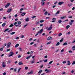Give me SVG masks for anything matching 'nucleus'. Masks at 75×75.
<instances>
[{
    "mask_svg": "<svg viewBox=\"0 0 75 75\" xmlns=\"http://www.w3.org/2000/svg\"><path fill=\"white\" fill-rule=\"evenodd\" d=\"M43 31H44V29L42 28L41 30H40V31H38V33H39L41 34V33L43 32Z\"/></svg>",
    "mask_w": 75,
    "mask_h": 75,
    "instance_id": "1",
    "label": "nucleus"
},
{
    "mask_svg": "<svg viewBox=\"0 0 75 75\" xmlns=\"http://www.w3.org/2000/svg\"><path fill=\"white\" fill-rule=\"evenodd\" d=\"M11 54L9 55L8 57H11V56H13L14 54V53L12 51L10 53Z\"/></svg>",
    "mask_w": 75,
    "mask_h": 75,
    "instance_id": "2",
    "label": "nucleus"
},
{
    "mask_svg": "<svg viewBox=\"0 0 75 75\" xmlns=\"http://www.w3.org/2000/svg\"><path fill=\"white\" fill-rule=\"evenodd\" d=\"M5 67H6V62H4L2 63V67L3 68H5Z\"/></svg>",
    "mask_w": 75,
    "mask_h": 75,
    "instance_id": "3",
    "label": "nucleus"
},
{
    "mask_svg": "<svg viewBox=\"0 0 75 75\" xmlns=\"http://www.w3.org/2000/svg\"><path fill=\"white\" fill-rule=\"evenodd\" d=\"M33 74V71L31 70L30 72L28 73V75H32Z\"/></svg>",
    "mask_w": 75,
    "mask_h": 75,
    "instance_id": "4",
    "label": "nucleus"
},
{
    "mask_svg": "<svg viewBox=\"0 0 75 75\" xmlns=\"http://www.w3.org/2000/svg\"><path fill=\"white\" fill-rule=\"evenodd\" d=\"M10 4L9 3H8L5 6L6 8H7V7H9V6H10Z\"/></svg>",
    "mask_w": 75,
    "mask_h": 75,
    "instance_id": "5",
    "label": "nucleus"
},
{
    "mask_svg": "<svg viewBox=\"0 0 75 75\" xmlns=\"http://www.w3.org/2000/svg\"><path fill=\"white\" fill-rule=\"evenodd\" d=\"M26 14V13H25L23 12L21 14V16H25V15Z\"/></svg>",
    "mask_w": 75,
    "mask_h": 75,
    "instance_id": "6",
    "label": "nucleus"
},
{
    "mask_svg": "<svg viewBox=\"0 0 75 75\" xmlns=\"http://www.w3.org/2000/svg\"><path fill=\"white\" fill-rule=\"evenodd\" d=\"M52 38L51 37H49L47 38L48 41H49L50 40H52Z\"/></svg>",
    "mask_w": 75,
    "mask_h": 75,
    "instance_id": "7",
    "label": "nucleus"
},
{
    "mask_svg": "<svg viewBox=\"0 0 75 75\" xmlns=\"http://www.w3.org/2000/svg\"><path fill=\"white\" fill-rule=\"evenodd\" d=\"M45 72H46V73H48V72H49L51 71V70H48V69H46L45 70Z\"/></svg>",
    "mask_w": 75,
    "mask_h": 75,
    "instance_id": "8",
    "label": "nucleus"
},
{
    "mask_svg": "<svg viewBox=\"0 0 75 75\" xmlns=\"http://www.w3.org/2000/svg\"><path fill=\"white\" fill-rule=\"evenodd\" d=\"M11 45V43L10 42H9L7 45V46H8L7 47H10V45Z\"/></svg>",
    "mask_w": 75,
    "mask_h": 75,
    "instance_id": "9",
    "label": "nucleus"
},
{
    "mask_svg": "<svg viewBox=\"0 0 75 75\" xmlns=\"http://www.w3.org/2000/svg\"><path fill=\"white\" fill-rule=\"evenodd\" d=\"M18 64L19 65H23V63L22 62H19Z\"/></svg>",
    "mask_w": 75,
    "mask_h": 75,
    "instance_id": "10",
    "label": "nucleus"
},
{
    "mask_svg": "<svg viewBox=\"0 0 75 75\" xmlns=\"http://www.w3.org/2000/svg\"><path fill=\"white\" fill-rule=\"evenodd\" d=\"M25 20V21H29L30 19H29V18H26Z\"/></svg>",
    "mask_w": 75,
    "mask_h": 75,
    "instance_id": "11",
    "label": "nucleus"
},
{
    "mask_svg": "<svg viewBox=\"0 0 75 75\" xmlns=\"http://www.w3.org/2000/svg\"><path fill=\"white\" fill-rule=\"evenodd\" d=\"M63 3H64V2L62 1V2H59L58 3V4L59 5H61L62 4H63Z\"/></svg>",
    "mask_w": 75,
    "mask_h": 75,
    "instance_id": "12",
    "label": "nucleus"
},
{
    "mask_svg": "<svg viewBox=\"0 0 75 75\" xmlns=\"http://www.w3.org/2000/svg\"><path fill=\"white\" fill-rule=\"evenodd\" d=\"M12 10V9H9L8 10L7 12L10 13V12Z\"/></svg>",
    "mask_w": 75,
    "mask_h": 75,
    "instance_id": "13",
    "label": "nucleus"
},
{
    "mask_svg": "<svg viewBox=\"0 0 75 75\" xmlns=\"http://www.w3.org/2000/svg\"><path fill=\"white\" fill-rule=\"evenodd\" d=\"M21 24V22L20 21H18V25H20Z\"/></svg>",
    "mask_w": 75,
    "mask_h": 75,
    "instance_id": "14",
    "label": "nucleus"
},
{
    "mask_svg": "<svg viewBox=\"0 0 75 75\" xmlns=\"http://www.w3.org/2000/svg\"><path fill=\"white\" fill-rule=\"evenodd\" d=\"M30 57H31V54H30V56H29L26 57L27 59H28V58H30Z\"/></svg>",
    "mask_w": 75,
    "mask_h": 75,
    "instance_id": "15",
    "label": "nucleus"
},
{
    "mask_svg": "<svg viewBox=\"0 0 75 75\" xmlns=\"http://www.w3.org/2000/svg\"><path fill=\"white\" fill-rule=\"evenodd\" d=\"M52 27H50L48 28L47 30L48 31H49V30H51V29H52Z\"/></svg>",
    "mask_w": 75,
    "mask_h": 75,
    "instance_id": "16",
    "label": "nucleus"
},
{
    "mask_svg": "<svg viewBox=\"0 0 75 75\" xmlns=\"http://www.w3.org/2000/svg\"><path fill=\"white\" fill-rule=\"evenodd\" d=\"M41 3L42 4L43 6H44V5H45V2H44V1H42Z\"/></svg>",
    "mask_w": 75,
    "mask_h": 75,
    "instance_id": "17",
    "label": "nucleus"
},
{
    "mask_svg": "<svg viewBox=\"0 0 75 75\" xmlns=\"http://www.w3.org/2000/svg\"><path fill=\"white\" fill-rule=\"evenodd\" d=\"M6 25V23H4L2 25V27H4V26H5V25Z\"/></svg>",
    "mask_w": 75,
    "mask_h": 75,
    "instance_id": "18",
    "label": "nucleus"
},
{
    "mask_svg": "<svg viewBox=\"0 0 75 75\" xmlns=\"http://www.w3.org/2000/svg\"><path fill=\"white\" fill-rule=\"evenodd\" d=\"M15 33H16V32H13L11 33H10V34H11V35H13V34H15Z\"/></svg>",
    "mask_w": 75,
    "mask_h": 75,
    "instance_id": "19",
    "label": "nucleus"
},
{
    "mask_svg": "<svg viewBox=\"0 0 75 75\" xmlns=\"http://www.w3.org/2000/svg\"><path fill=\"white\" fill-rule=\"evenodd\" d=\"M68 43L67 42H65L63 44V45H67Z\"/></svg>",
    "mask_w": 75,
    "mask_h": 75,
    "instance_id": "20",
    "label": "nucleus"
},
{
    "mask_svg": "<svg viewBox=\"0 0 75 75\" xmlns=\"http://www.w3.org/2000/svg\"><path fill=\"white\" fill-rule=\"evenodd\" d=\"M66 18V17L65 16H63V17H62L60 18H61V19H64L65 18Z\"/></svg>",
    "mask_w": 75,
    "mask_h": 75,
    "instance_id": "21",
    "label": "nucleus"
},
{
    "mask_svg": "<svg viewBox=\"0 0 75 75\" xmlns=\"http://www.w3.org/2000/svg\"><path fill=\"white\" fill-rule=\"evenodd\" d=\"M19 46V44H17L15 46V47H17Z\"/></svg>",
    "mask_w": 75,
    "mask_h": 75,
    "instance_id": "22",
    "label": "nucleus"
},
{
    "mask_svg": "<svg viewBox=\"0 0 75 75\" xmlns=\"http://www.w3.org/2000/svg\"><path fill=\"white\" fill-rule=\"evenodd\" d=\"M62 35V34L61 33H60L58 35V37H60L61 35Z\"/></svg>",
    "mask_w": 75,
    "mask_h": 75,
    "instance_id": "23",
    "label": "nucleus"
},
{
    "mask_svg": "<svg viewBox=\"0 0 75 75\" xmlns=\"http://www.w3.org/2000/svg\"><path fill=\"white\" fill-rule=\"evenodd\" d=\"M15 26H16V27H21V25H15Z\"/></svg>",
    "mask_w": 75,
    "mask_h": 75,
    "instance_id": "24",
    "label": "nucleus"
},
{
    "mask_svg": "<svg viewBox=\"0 0 75 75\" xmlns=\"http://www.w3.org/2000/svg\"><path fill=\"white\" fill-rule=\"evenodd\" d=\"M42 72V70H40L38 72V74H40V73H41V72Z\"/></svg>",
    "mask_w": 75,
    "mask_h": 75,
    "instance_id": "25",
    "label": "nucleus"
},
{
    "mask_svg": "<svg viewBox=\"0 0 75 75\" xmlns=\"http://www.w3.org/2000/svg\"><path fill=\"white\" fill-rule=\"evenodd\" d=\"M58 23H62V21H61V20H59Z\"/></svg>",
    "mask_w": 75,
    "mask_h": 75,
    "instance_id": "26",
    "label": "nucleus"
},
{
    "mask_svg": "<svg viewBox=\"0 0 75 75\" xmlns=\"http://www.w3.org/2000/svg\"><path fill=\"white\" fill-rule=\"evenodd\" d=\"M70 27V26L69 25H68L66 26V28L67 29H68V28H69Z\"/></svg>",
    "mask_w": 75,
    "mask_h": 75,
    "instance_id": "27",
    "label": "nucleus"
},
{
    "mask_svg": "<svg viewBox=\"0 0 75 75\" xmlns=\"http://www.w3.org/2000/svg\"><path fill=\"white\" fill-rule=\"evenodd\" d=\"M13 26H14V25L13 24H11L10 25L9 27H13Z\"/></svg>",
    "mask_w": 75,
    "mask_h": 75,
    "instance_id": "28",
    "label": "nucleus"
},
{
    "mask_svg": "<svg viewBox=\"0 0 75 75\" xmlns=\"http://www.w3.org/2000/svg\"><path fill=\"white\" fill-rule=\"evenodd\" d=\"M8 30H9V29L8 28H7L5 30H4V32H6V31H8Z\"/></svg>",
    "mask_w": 75,
    "mask_h": 75,
    "instance_id": "29",
    "label": "nucleus"
},
{
    "mask_svg": "<svg viewBox=\"0 0 75 75\" xmlns=\"http://www.w3.org/2000/svg\"><path fill=\"white\" fill-rule=\"evenodd\" d=\"M48 14V12L47 11H46L45 13H44V14L45 15H47Z\"/></svg>",
    "mask_w": 75,
    "mask_h": 75,
    "instance_id": "30",
    "label": "nucleus"
},
{
    "mask_svg": "<svg viewBox=\"0 0 75 75\" xmlns=\"http://www.w3.org/2000/svg\"><path fill=\"white\" fill-rule=\"evenodd\" d=\"M64 39V38H62L60 41V42H62L63 41V40Z\"/></svg>",
    "mask_w": 75,
    "mask_h": 75,
    "instance_id": "31",
    "label": "nucleus"
},
{
    "mask_svg": "<svg viewBox=\"0 0 75 75\" xmlns=\"http://www.w3.org/2000/svg\"><path fill=\"white\" fill-rule=\"evenodd\" d=\"M60 44V43H59V42H58L56 44V45H59Z\"/></svg>",
    "mask_w": 75,
    "mask_h": 75,
    "instance_id": "32",
    "label": "nucleus"
},
{
    "mask_svg": "<svg viewBox=\"0 0 75 75\" xmlns=\"http://www.w3.org/2000/svg\"><path fill=\"white\" fill-rule=\"evenodd\" d=\"M51 44V42H49L47 44V45H48V44Z\"/></svg>",
    "mask_w": 75,
    "mask_h": 75,
    "instance_id": "33",
    "label": "nucleus"
},
{
    "mask_svg": "<svg viewBox=\"0 0 75 75\" xmlns=\"http://www.w3.org/2000/svg\"><path fill=\"white\" fill-rule=\"evenodd\" d=\"M35 62V61L34 60V59H33V61H32L31 64H33Z\"/></svg>",
    "mask_w": 75,
    "mask_h": 75,
    "instance_id": "34",
    "label": "nucleus"
},
{
    "mask_svg": "<svg viewBox=\"0 0 75 75\" xmlns=\"http://www.w3.org/2000/svg\"><path fill=\"white\" fill-rule=\"evenodd\" d=\"M44 21V20H42L40 21V23H43Z\"/></svg>",
    "mask_w": 75,
    "mask_h": 75,
    "instance_id": "35",
    "label": "nucleus"
},
{
    "mask_svg": "<svg viewBox=\"0 0 75 75\" xmlns=\"http://www.w3.org/2000/svg\"><path fill=\"white\" fill-rule=\"evenodd\" d=\"M59 12H60V11H57V12L56 13V14H59Z\"/></svg>",
    "mask_w": 75,
    "mask_h": 75,
    "instance_id": "36",
    "label": "nucleus"
},
{
    "mask_svg": "<svg viewBox=\"0 0 75 75\" xmlns=\"http://www.w3.org/2000/svg\"><path fill=\"white\" fill-rule=\"evenodd\" d=\"M3 51V49L2 48H1L0 49V51Z\"/></svg>",
    "mask_w": 75,
    "mask_h": 75,
    "instance_id": "37",
    "label": "nucleus"
},
{
    "mask_svg": "<svg viewBox=\"0 0 75 75\" xmlns=\"http://www.w3.org/2000/svg\"><path fill=\"white\" fill-rule=\"evenodd\" d=\"M52 20L53 21H55L56 20V18H54L52 19Z\"/></svg>",
    "mask_w": 75,
    "mask_h": 75,
    "instance_id": "38",
    "label": "nucleus"
},
{
    "mask_svg": "<svg viewBox=\"0 0 75 75\" xmlns=\"http://www.w3.org/2000/svg\"><path fill=\"white\" fill-rule=\"evenodd\" d=\"M70 21H71V23H72L74 22V20H72Z\"/></svg>",
    "mask_w": 75,
    "mask_h": 75,
    "instance_id": "39",
    "label": "nucleus"
},
{
    "mask_svg": "<svg viewBox=\"0 0 75 75\" xmlns=\"http://www.w3.org/2000/svg\"><path fill=\"white\" fill-rule=\"evenodd\" d=\"M53 62V61H51L50 62L49 64H52Z\"/></svg>",
    "mask_w": 75,
    "mask_h": 75,
    "instance_id": "40",
    "label": "nucleus"
},
{
    "mask_svg": "<svg viewBox=\"0 0 75 75\" xmlns=\"http://www.w3.org/2000/svg\"><path fill=\"white\" fill-rule=\"evenodd\" d=\"M69 53H72V51L71 50H69Z\"/></svg>",
    "mask_w": 75,
    "mask_h": 75,
    "instance_id": "41",
    "label": "nucleus"
},
{
    "mask_svg": "<svg viewBox=\"0 0 75 75\" xmlns=\"http://www.w3.org/2000/svg\"><path fill=\"white\" fill-rule=\"evenodd\" d=\"M47 61H48L47 59L45 60H44V62H47Z\"/></svg>",
    "mask_w": 75,
    "mask_h": 75,
    "instance_id": "42",
    "label": "nucleus"
},
{
    "mask_svg": "<svg viewBox=\"0 0 75 75\" xmlns=\"http://www.w3.org/2000/svg\"><path fill=\"white\" fill-rule=\"evenodd\" d=\"M72 50H75V47H72Z\"/></svg>",
    "mask_w": 75,
    "mask_h": 75,
    "instance_id": "43",
    "label": "nucleus"
},
{
    "mask_svg": "<svg viewBox=\"0 0 75 75\" xmlns=\"http://www.w3.org/2000/svg\"><path fill=\"white\" fill-rule=\"evenodd\" d=\"M74 64H75V62L74 61L72 63V65H74Z\"/></svg>",
    "mask_w": 75,
    "mask_h": 75,
    "instance_id": "44",
    "label": "nucleus"
},
{
    "mask_svg": "<svg viewBox=\"0 0 75 75\" xmlns=\"http://www.w3.org/2000/svg\"><path fill=\"white\" fill-rule=\"evenodd\" d=\"M24 35H22L21 36V38H24Z\"/></svg>",
    "mask_w": 75,
    "mask_h": 75,
    "instance_id": "45",
    "label": "nucleus"
},
{
    "mask_svg": "<svg viewBox=\"0 0 75 75\" xmlns=\"http://www.w3.org/2000/svg\"><path fill=\"white\" fill-rule=\"evenodd\" d=\"M64 50L62 49L61 50V51L60 52H64Z\"/></svg>",
    "mask_w": 75,
    "mask_h": 75,
    "instance_id": "46",
    "label": "nucleus"
},
{
    "mask_svg": "<svg viewBox=\"0 0 75 75\" xmlns=\"http://www.w3.org/2000/svg\"><path fill=\"white\" fill-rule=\"evenodd\" d=\"M19 38H20L19 37H17L16 38V40H18V39H19Z\"/></svg>",
    "mask_w": 75,
    "mask_h": 75,
    "instance_id": "47",
    "label": "nucleus"
},
{
    "mask_svg": "<svg viewBox=\"0 0 75 75\" xmlns=\"http://www.w3.org/2000/svg\"><path fill=\"white\" fill-rule=\"evenodd\" d=\"M2 10H3V8H1V9H0V11H1Z\"/></svg>",
    "mask_w": 75,
    "mask_h": 75,
    "instance_id": "48",
    "label": "nucleus"
},
{
    "mask_svg": "<svg viewBox=\"0 0 75 75\" xmlns=\"http://www.w3.org/2000/svg\"><path fill=\"white\" fill-rule=\"evenodd\" d=\"M42 26H43V24H41L40 25V27H42Z\"/></svg>",
    "mask_w": 75,
    "mask_h": 75,
    "instance_id": "49",
    "label": "nucleus"
},
{
    "mask_svg": "<svg viewBox=\"0 0 75 75\" xmlns=\"http://www.w3.org/2000/svg\"><path fill=\"white\" fill-rule=\"evenodd\" d=\"M74 42H75V40L74 41H72V44H74Z\"/></svg>",
    "mask_w": 75,
    "mask_h": 75,
    "instance_id": "50",
    "label": "nucleus"
},
{
    "mask_svg": "<svg viewBox=\"0 0 75 75\" xmlns=\"http://www.w3.org/2000/svg\"><path fill=\"white\" fill-rule=\"evenodd\" d=\"M17 24V22H16L14 23L13 24L14 25H16V24Z\"/></svg>",
    "mask_w": 75,
    "mask_h": 75,
    "instance_id": "51",
    "label": "nucleus"
},
{
    "mask_svg": "<svg viewBox=\"0 0 75 75\" xmlns=\"http://www.w3.org/2000/svg\"><path fill=\"white\" fill-rule=\"evenodd\" d=\"M28 67H25V69L27 70L28 69Z\"/></svg>",
    "mask_w": 75,
    "mask_h": 75,
    "instance_id": "52",
    "label": "nucleus"
},
{
    "mask_svg": "<svg viewBox=\"0 0 75 75\" xmlns=\"http://www.w3.org/2000/svg\"><path fill=\"white\" fill-rule=\"evenodd\" d=\"M35 17H36V16H34L32 17V18L33 19H34V18H35Z\"/></svg>",
    "mask_w": 75,
    "mask_h": 75,
    "instance_id": "53",
    "label": "nucleus"
},
{
    "mask_svg": "<svg viewBox=\"0 0 75 75\" xmlns=\"http://www.w3.org/2000/svg\"><path fill=\"white\" fill-rule=\"evenodd\" d=\"M8 63H11V61H10V60H8Z\"/></svg>",
    "mask_w": 75,
    "mask_h": 75,
    "instance_id": "54",
    "label": "nucleus"
},
{
    "mask_svg": "<svg viewBox=\"0 0 75 75\" xmlns=\"http://www.w3.org/2000/svg\"><path fill=\"white\" fill-rule=\"evenodd\" d=\"M27 25H28V24H26L25 25H24L23 27L24 28H25V27H26Z\"/></svg>",
    "mask_w": 75,
    "mask_h": 75,
    "instance_id": "55",
    "label": "nucleus"
},
{
    "mask_svg": "<svg viewBox=\"0 0 75 75\" xmlns=\"http://www.w3.org/2000/svg\"><path fill=\"white\" fill-rule=\"evenodd\" d=\"M23 10H24V8H21L20 10V11H23Z\"/></svg>",
    "mask_w": 75,
    "mask_h": 75,
    "instance_id": "56",
    "label": "nucleus"
},
{
    "mask_svg": "<svg viewBox=\"0 0 75 75\" xmlns=\"http://www.w3.org/2000/svg\"><path fill=\"white\" fill-rule=\"evenodd\" d=\"M69 21V20H68V19H66L64 21V22H65V21Z\"/></svg>",
    "mask_w": 75,
    "mask_h": 75,
    "instance_id": "57",
    "label": "nucleus"
},
{
    "mask_svg": "<svg viewBox=\"0 0 75 75\" xmlns=\"http://www.w3.org/2000/svg\"><path fill=\"white\" fill-rule=\"evenodd\" d=\"M3 75H6V72H4V73H3Z\"/></svg>",
    "mask_w": 75,
    "mask_h": 75,
    "instance_id": "58",
    "label": "nucleus"
},
{
    "mask_svg": "<svg viewBox=\"0 0 75 75\" xmlns=\"http://www.w3.org/2000/svg\"><path fill=\"white\" fill-rule=\"evenodd\" d=\"M48 56L47 55H46L45 56V58H47Z\"/></svg>",
    "mask_w": 75,
    "mask_h": 75,
    "instance_id": "59",
    "label": "nucleus"
},
{
    "mask_svg": "<svg viewBox=\"0 0 75 75\" xmlns=\"http://www.w3.org/2000/svg\"><path fill=\"white\" fill-rule=\"evenodd\" d=\"M10 49H7V50H6V52H8V51H10Z\"/></svg>",
    "mask_w": 75,
    "mask_h": 75,
    "instance_id": "60",
    "label": "nucleus"
},
{
    "mask_svg": "<svg viewBox=\"0 0 75 75\" xmlns=\"http://www.w3.org/2000/svg\"><path fill=\"white\" fill-rule=\"evenodd\" d=\"M45 35V33H43L42 34V35H43V36Z\"/></svg>",
    "mask_w": 75,
    "mask_h": 75,
    "instance_id": "61",
    "label": "nucleus"
},
{
    "mask_svg": "<svg viewBox=\"0 0 75 75\" xmlns=\"http://www.w3.org/2000/svg\"><path fill=\"white\" fill-rule=\"evenodd\" d=\"M74 71L72 70L71 71V73H74Z\"/></svg>",
    "mask_w": 75,
    "mask_h": 75,
    "instance_id": "62",
    "label": "nucleus"
},
{
    "mask_svg": "<svg viewBox=\"0 0 75 75\" xmlns=\"http://www.w3.org/2000/svg\"><path fill=\"white\" fill-rule=\"evenodd\" d=\"M34 42H32L30 43V45H32V44H34Z\"/></svg>",
    "mask_w": 75,
    "mask_h": 75,
    "instance_id": "63",
    "label": "nucleus"
},
{
    "mask_svg": "<svg viewBox=\"0 0 75 75\" xmlns=\"http://www.w3.org/2000/svg\"><path fill=\"white\" fill-rule=\"evenodd\" d=\"M66 61H64L63 62V64H65V63H66Z\"/></svg>",
    "mask_w": 75,
    "mask_h": 75,
    "instance_id": "64",
    "label": "nucleus"
}]
</instances>
